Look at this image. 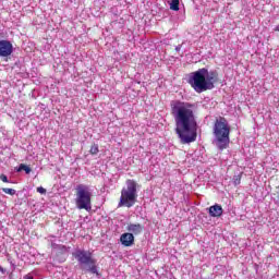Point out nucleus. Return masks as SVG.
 <instances>
[{
  "label": "nucleus",
  "mask_w": 279,
  "mask_h": 279,
  "mask_svg": "<svg viewBox=\"0 0 279 279\" xmlns=\"http://www.w3.org/2000/svg\"><path fill=\"white\" fill-rule=\"evenodd\" d=\"M129 234H133V236H138V234L143 233V225L141 223H129L126 227Z\"/></svg>",
  "instance_id": "9"
},
{
  "label": "nucleus",
  "mask_w": 279,
  "mask_h": 279,
  "mask_svg": "<svg viewBox=\"0 0 279 279\" xmlns=\"http://www.w3.org/2000/svg\"><path fill=\"white\" fill-rule=\"evenodd\" d=\"M171 114L175 123V134L181 145H189L197 141V120L193 105L175 100L171 102Z\"/></svg>",
  "instance_id": "1"
},
{
  "label": "nucleus",
  "mask_w": 279,
  "mask_h": 279,
  "mask_svg": "<svg viewBox=\"0 0 279 279\" xmlns=\"http://www.w3.org/2000/svg\"><path fill=\"white\" fill-rule=\"evenodd\" d=\"M182 49V45H179L175 47V51L180 52V50Z\"/></svg>",
  "instance_id": "19"
},
{
  "label": "nucleus",
  "mask_w": 279,
  "mask_h": 279,
  "mask_svg": "<svg viewBox=\"0 0 279 279\" xmlns=\"http://www.w3.org/2000/svg\"><path fill=\"white\" fill-rule=\"evenodd\" d=\"M275 32H279V25L275 27Z\"/></svg>",
  "instance_id": "21"
},
{
  "label": "nucleus",
  "mask_w": 279,
  "mask_h": 279,
  "mask_svg": "<svg viewBox=\"0 0 279 279\" xmlns=\"http://www.w3.org/2000/svg\"><path fill=\"white\" fill-rule=\"evenodd\" d=\"M209 217H221L223 215V207L221 205L216 204L208 208Z\"/></svg>",
  "instance_id": "10"
},
{
  "label": "nucleus",
  "mask_w": 279,
  "mask_h": 279,
  "mask_svg": "<svg viewBox=\"0 0 279 279\" xmlns=\"http://www.w3.org/2000/svg\"><path fill=\"white\" fill-rule=\"evenodd\" d=\"M12 53H14L12 41L5 39L0 40V58H8Z\"/></svg>",
  "instance_id": "7"
},
{
  "label": "nucleus",
  "mask_w": 279,
  "mask_h": 279,
  "mask_svg": "<svg viewBox=\"0 0 279 279\" xmlns=\"http://www.w3.org/2000/svg\"><path fill=\"white\" fill-rule=\"evenodd\" d=\"M217 82H219V73L217 71H208L206 68L190 73L187 77V83L198 94L213 90Z\"/></svg>",
  "instance_id": "2"
},
{
  "label": "nucleus",
  "mask_w": 279,
  "mask_h": 279,
  "mask_svg": "<svg viewBox=\"0 0 279 279\" xmlns=\"http://www.w3.org/2000/svg\"><path fill=\"white\" fill-rule=\"evenodd\" d=\"M213 146L218 148L219 151L228 149L230 147V124L226 118L220 117L216 119L213 128Z\"/></svg>",
  "instance_id": "3"
},
{
  "label": "nucleus",
  "mask_w": 279,
  "mask_h": 279,
  "mask_svg": "<svg viewBox=\"0 0 279 279\" xmlns=\"http://www.w3.org/2000/svg\"><path fill=\"white\" fill-rule=\"evenodd\" d=\"M0 180H1V182H4L5 184H10V180H8V175H5V174H0Z\"/></svg>",
  "instance_id": "16"
},
{
  "label": "nucleus",
  "mask_w": 279,
  "mask_h": 279,
  "mask_svg": "<svg viewBox=\"0 0 279 279\" xmlns=\"http://www.w3.org/2000/svg\"><path fill=\"white\" fill-rule=\"evenodd\" d=\"M89 154H92V156H97V154H99V145L93 144Z\"/></svg>",
  "instance_id": "13"
},
{
  "label": "nucleus",
  "mask_w": 279,
  "mask_h": 279,
  "mask_svg": "<svg viewBox=\"0 0 279 279\" xmlns=\"http://www.w3.org/2000/svg\"><path fill=\"white\" fill-rule=\"evenodd\" d=\"M2 192L5 193L7 195H16V190L10 187H3Z\"/></svg>",
  "instance_id": "14"
},
{
  "label": "nucleus",
  "mask_w": 279,
  "mask_h": 279,
  "mask_svg": "<svg viewBox=\"0 0 279 279\" xmlns=\"http://www.w3.org/2000/svg\"><path fill=\"white\" fill-rule=\"evenodd\" d=\"M233 184L234 186H239V184H241V174H236L233 177Z\"/></svg>",
  "instance_id": "15"
},
{
  "label": "nucleus",
  "mask_w": 279,
  "mask_h": 279,
  "mask_svg": "<svg viewBox=\"0 0 279 279\" xmlns=\"http://www.w3.org/2000/svg\"><path fill=\"white\" fill-rule=\"evenodd\" d=\"M15 171L17 173H21V171H25V173L29 175L32 173V168H29V166L25 163H21L19 167L15 168Z\"/></svg>",
  "instance_id": "11"
},
{
  "label": "nucleus",
  "mask_w": 279,
  "mask_h": 279,
  "mask_svg": "<svg viewBox=\"0 0 279 279\" xmlns=\"http://www.w3.org/2000/svg\"><path fill=\"white\" fill-rule=\"evenodd\" d=\"M0 272L5 274V269L0 266Z\"/></svg>",
  "instance_id": "20"
},
{
  "label": "nucleus",
  "mask_w": 279,
  "mask_h": 279,
  "mask_svg": "<svg viewBox=\"0 0 279 279\" xmlns=\"http://www.w3.org/2000/svg\"><path fill=\"white\" fill-rule=\"evenodd\" d=\"M120 243L124 246V247H132V245H134V234L126 232L123 233L120 236Z\"/></svg>",
  "instance_id": "8"
},
{
  "label": "nucleus",
  "mask_w": 279,
  "mask_h": 279,
  "mask_svg": "<svg viewBox=\"0 0 279 279\" xmlns=\"http://www.w3.org/2000/svg\"><path fill=\"white\" fill-rule=\"evenodd\" d=\"M138 183L136 181L129 179L126 180V186L121 190L120 202L118 208H132L138 201V191L136 190Z\"/></svg>",
  "instance_id": "4"
},
{
  "label": "nucleus",
  "mask_w": 279,
  "mask_h": 279,
  "mask_svg": "<svg viewBox=\"0 0 279 279\" xmlns=\"http://www.w3.org/2000/svg\"><path fill=\"white\" fill-rule=\"evenodd\" d=\"M24 279H34V276H32V275L28 274V275H25V276H24Z\"/></svg>",
  "instance_id": "18"
},
{
  "label": "nucleus",
  "mask_w": 279,
  "mask_h": 279,
  "mask_svg": "<svg viewBox=\"0 0 279 279\" xmlns=\"http://www.w3.org/2000/svg\"><path fill=\"white\" fill-rule=\"evenodd\" d=\"M93 187L86 184L76 185L75 204L78 210H93Z\"/></svg>",
  "instance_id": "6"
},
{
  "label": "nucleus",
  "mask_w": 279,
  "mask_h": 279,
  "mask_svg": "<svg viewBox=\"0 0 279 279\" xmlns=\"http://www.w3.org/2000/svg\"><path fill=\"white\" fill-rule=\"evenodd\" d=\"M170 10L178 12V10H180V0H172L170 3Z\"/></svg>",
  "instance_id": "12"
},
{
  "label": "nucleus",
  "mask_w": 279,
  "mask_h": 279,
  "mask_svg": "<svg viewBox=\"0 0 279 279\" xmlns=\"http://www.w3.org/2000/svg\"><path fill=\"white\" fill-rule=\"evenodd\" d=\"M72 255L75 257L83 271H88V274L99 276L97 259L93 258V253H90V251L77 248L72 253Z\"/></svg>",
  "instance_id": "5"
},
{
  "label": "nucleus",
  "mask_w": 279,
  "mask_h": 279,
  "mask_svg": "<svg viewBox=\"0 0 279 279\" xmlns=\"http://www.w3.org/2000/svg\"><path fill=\"white\" fill-rule=\"evenodd\" d=\"M37 193H40V195H45L47 193V190L43 186L37 187Z\"/></svg>",
  "instance_id": "17"
}]
</instances>
